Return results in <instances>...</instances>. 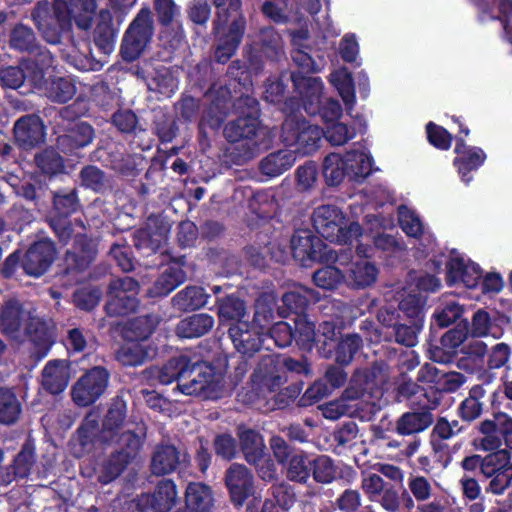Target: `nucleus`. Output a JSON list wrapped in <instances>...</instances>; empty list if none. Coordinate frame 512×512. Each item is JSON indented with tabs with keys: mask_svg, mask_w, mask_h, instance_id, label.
Wrapping results in <instances>:
<instances>
[{
	"mask_svg": "<svg viewBox=\"0 0 512 512\" xmlns=\"http://www.w3.org/2000/svg\"><path fill=\"white\" fill-rule=\"evenodd\" d=\"M108 380L109 374L104 368H92L73 385V401L78 406L94 403L106 390Z\"/></svg>",
	"mask_w": 512,
	"mask_h": 512,
	"instance_id": "20",
	"label": "nucleus"
},
{
	"mask_svg": "<svg viewBox=\"0 0 512 512\" xmlns=\"http://www.w3.org/2000/svg\"><path fill=\"white\" fill-rule=\"evenodd\" d=\"M223 378L206 363L192 362L189 358L180 382L173 393L201 399L216 400L223 394Z\"/></svg>",
	"mask_w": 512,
	"mask_h": 512,
	"instance_id": "4",
	"label": "nucleus"
},
{
	"mask_svg": "<svg viewBox=\"0 0 512 512\" xmlns=\"http://www.w3.org/2000/svg\"><path fill=\"white\" fill-rule=\"evenodd\" d=\"M96 428V418L93 417L92 414L88 415L78 429L76 438L73 440V450L77 457L91 452L94 446Z\"/></svg>",
	"mask_w": 512,
	"mask_h": 512,
	"instance_id": "45",
	"label": "nucleus"
},
{
	"mask_svg": "<svg viewBox=\"0 0 512 512\" xmlns=\"http://www.w3.org/2000/svg\"><path fill=\"white\" fill-rule=\"evenodd\" d=\"M147 86L151 91L170 97L178 88V78L173 70L161 65L148 75Z\"/></svg>",
	"mask_w": 512,
	"mask_h": 512,
	"instance_id": "38",
	"label": "nucleus"
},
{
	"mask_svg": "<svg viewBox=\"0 0 512 512\" xmlns=\"http://www.w3.org/2000/svg\"><path fill=\"white\" fill-rule=\"evenodd\" d=\"M289 6H293L290 0L266 1L262 5V12L266 17L277 23L301 21L302 18L299 12H293L289 9Z\"/></svg>",
	"mask_w": 512,
	"mask_h": 512,
	"instance_id": "43",
	"label": "nucleus"
},
{
	"mask_svg": "<svg viewBox=\"0 0 512 512\" xmlns=\"http://www.w3.org/2000/svg\"><path fill=\"white\" fill-rule=\"evenodd\" d=\"M292 80L307 113L319 112L325 124L337 122L340 119L342 108L337 100L329 99L320 108L324 84L319 77H305L293 73Z\"/></svg>",
	"mask_w": 512,
	"mask_h": 512,
	"instance_id": "7",
	"label": "nucleus"
},
{
	"mask_svg": "<svg viewBox=\"0 0 512 512\" xmlns=\"http://www.w3.org/2000/svg\"><path fill=\"white\" fill-rule=\"evenodd\" d=\"M70 378L69 365L65 360L49 361L42 371V385L51 394L64 391Z\"/></svg>",
	"mask_w": 512,
	"mask_h": 512,
	"instance_id": "30",
	"label": "nucleus"
},
{
	"mask_svg": "<svg viewBox=\"0 0 512 512\" xmlns=\"http://www.w3.org/2000/svg\"><path fill=\"white\" fill-rule=\"evenodd\" d=\"M291 251L294 259L306 266L310 262L330 263L336 258V252L325 245L310 230H297L291 239Z\"/></svg>",
	"mask_w": 512,
	"mask_h": 512,
	"instance_id": "17",
	"label": "nucleus"
},
{
	"mask_svg": "<svg viewBox=\"0 0 512 512\" xmlns=\"http://www.w3.org/2000/svg\"><path fill=\"white\" fill-rule=\"evenodd\" d=\"M365 375H356L350 383V386L345 390L342 397L338 400L325 403L319 407L322 415L326 419L337 420L342 416H356L362 404H369V393L366 388L360 386L366 380Z\"/></svg>",
	"mask_w": 512,
	"mask_h": 512,
	"instance_id": "13",
	"label": "nucleus"
},
{
	"mask_svg": "<svg viewBox=\"0 0 512 512\" xmlns=\"http://www.w3.org/2000/svg\"><path fill=\"white\" fill-rule=\"evenodd\" d=\"M322 134L323 131L317 125L289 116L282 125L281 140L298 157L315 151Z\"/></svg>",
	"mask_w": 512,
	"mask_h": 512,
	"instance_id": "11",
	"label": "nucleus"
},
{
	"mask_svg": "<svg viewBox=\"0 0 512 512\" xmlns=\"http://www.w3.org/2000/svg\"><path fill=\"white\" fill-rule=\"evenodd\" d=\"M177 501L176 485L171 480H162L153 494H144L137 500L141 512H169Z\"/></svg>",
	"mask_w": 512,
	"mask_h": 512,
	"instance_id": "23",
	"label": "nucleus"
},
{
	"mask_svg": "<svg viewBox=\"0 0 512 512\" xmlns=\"http://www.w3.org/2000/svg\"><path fill=\"white\" fill-rule=\"evenodd\" d=\"M137 0H107L109 9H102L94 30V42L100 51L109 53L114 49L116 30L112 24L111 10L121 20L133 8Z\"/></svg>",
	"mask_w": 512,
	"mask_h": 512,
	"instance_id": "16",
	"label": "nucleus"
},
{
	"mask_svg": "<svg viewBox=\"0 0 512 512\" xmlns=\"http://www.w3.org/2000/svg\"><path fill=\"white\" fill-rule=\"evenodd\" d=\"M168 232V224L160 221L158 217L151 216L147 220L146 228L138 231L135 245L139 250L149 255L165 243Z\"/></svg>",
	"mask_w": 512,
	"mask_h": 512,
	"instance_id": "27",
	"label": "nucleus"
},
{
	"mask_svg": "<svg viewBox=\"0 0 512 512\" xmlns=\"http://www.w3.org/2000/svg\"><path fill=\"white\" fill-rule=\"evenodd\" d=\"M185 503L190 512H211L214 505L212 491L203 483H190L186 488Z\"/></svg>",
	"mask_w": 512,
	"mask_h": 512,
	"instance_id": "34",
	"label": "nucleus"
},
{
	"mask_svg": "<svg viewBox=\"0 0 512 512\" xmlns=\"http://www.w3.org/2000/svg\"><path fill=\"white\" fill-rule=\"evenodd\" d=\"M455 153L457 154L454 159L461 180L469 184L472 181L471 172L479 169L486 160L485 152L474 146H467L462 138H457Z\"/></svg>",
	"mask_w": 512,
	"mask_h": 512,
	"instance_id": "25",
	"label": "nucleus"
},
{
	"mask_svg": "<svg viewBox=\"0 0 512 512\" xmlns=\"http://www.w3.org/2000/svg\"><path fill=\"white\" fill-rule=\"evenodd\" d=\"M54 256V244L50 240H41L27 251L23 260V269L26 274L38 277L48 269Z\"/></svg>",
	"mask_w": 512,
	"mask_h": 512,
	"instance_id": "26",
	"label": "nucleus"
},
{
	"mask_svg": "<svg viewBox=\"0 0 512 512\" xmlns=\"http://www.w3.org/2000/svg\"><path fill=\"white\" fill-rule=\"evenodd\" d=\"M296 159L295 152L289 148L278 150L270 153L260 162V170L267 176L276 177L290 169Z\"/></svg>",
	"mask_w": 512,
	"mask_h": 512,
	"instance_id": "37",
	"label": "nucleus"
},
{
	"mask_svg": "<svg viewBox=\"0 0 512 512\" xmlns=\"http://www.w3.org/2000/svg\"><path fill=\"white\" fill-rule=\"evenodd\" d=\"M53 57L48 51H41L35 60H27L21 67H8L1 71V81L4 86L18 89L28 82L33 89H41L43 78L50 74Z\"/></svg>",
	"mask_w": 512,
	"mask_h": 512,
	"instance_id": "10",
	"label": "nucleus"
},
{
	"mask_svg": "<svg viewBox=\"0 0 512 512\" xmlns=\"http://www.w3.org/2000/svg\"><path fill=\"white\" fill-rule=\"evenodd\" d=\"M271 320L272 317L270 318ZM270 325L271 322L264 330L265 341L271 339L279 347L288 346L293 339V328L284 321L277 322L272 327Z\"/></svg>",
	"mask_w": 512,
	"mask_h": 512,
	"instance_id": "58",
	"label": "nucleus"
},
{
	"mask_svg": "<svg viewBox=\"0 0 512 512\" xmlns=\"http://www.w3.org/2000/svg\"><path fill=\"white\" fill-rule=\"evenodd\" d=\"M186 273L183 270V261H172L161 273L159 278L150 289L152 296H165L183 283Z\"/></svg>",
	"mask_w": 512,
	"mask_h": 512,
	"instance_id": "31",
	"label": "nucleus"
},
{
	"mask_svg": "<svg viewBox=\"0 0 512 512\" xmlns=\"http://www.w3.org/2000/svg\"><path fill=\"white\" fill-rule=\"evenodd\" d=\"M218 316L221 324H235L245 321L246 307L242 300L234 296H227L218 303Z\"/></svg>",
	"mask_w": 512,
	"mask_h": 512,
	"instance_id": "47",
	"label": "nucleus"
},
{
	"mask_svg": "<svg viewBox=\"0 0 512 512\" xmlns=\"http://www.w3.org/2000/svg\"><path fill=\"white\" fill-rule=\"evenodd\" d=\"M0 328L13 340L23 342L28 338L37 358L45 357L53 343L52 332L46 323L18 301H8L0 310Z\"/></svg>",
	"mask_w": 512,
	"mask_h": 512,
	"instance_id": "2",
	"label": "nucleus"
},
{
	"mask_svg": "<svg viewBox=\"0 0 512 512\" xmlns=\"http://www.w3.org/2000/svg\"><path fill=\"white\" fill-rule=\"evenodd\" d=\"M482 429L487 432L497 431L504 439L506 445L512 448V417L508 414H495L493 419L482 422Z\"/></svg>",
	"mask_w": 512,
	"mask_h": 512,
	"instance_id": "56",
	"label": "nucleus"
},
{
	"mask_svg": "<svg viewBox=\"0 0 512 512\" xmlns=\"http://www.w3.org/2000/svg\"><path fill=\"white\" fill-rule=\"evenodd\" d=\"M126 438L125 444H117L120 451L113 454L102 466L99 480L106 484L111 482L124 470L131 457L139 450L142 440L137 434L127 432L120 438L121 441Z\"/></svg>",
	"mask_w": 512,
	"mask_h": 512,
	"instance_id": "22",
	"label": "nucleus"
},
{
	"mask_svg": "<svg viewBox=\"0 0 512 512\" xmlns=\"http://www.w3.org/2000/svg\"><path fill=\"white\" fill-rule=\"evenodd\" d=\"M62 51H64V57L67 61L79 70H91L98 66L96 62L85 55V52L90 51L89 44L86 41L72 42Z\"/></svg>",
	"mask_w": 512,
	"mask_h": 512,
	"instance_id": "48",
	"label": "nucleus"
},
{
	"mask_svg": "<svg viewBox=\"0 0 512 512\" xmlns=\"http://www.w3.org/2000/svg\"><path fill=\"white\" fill-rule=\"evenodd\" d=\"M155 354L156 348L147 342L126 340L117 352V359L123 365L138 366Z\"/></svg>",
	"mask_w": 512,
	"mask_h": 512,
	"instance_id": "32",
	"label": "nucleus"
},
{
	"mask_svg": "<svg viewBox=\"0 0 512 512\" xmlns=\"http://www.w3.org/2000/svg\"><path fill=\"white\" fill-rule=\"evenodd\" d=\"M207 297L201 287H186L174 296L173 302L181 310H195L206 304Z\"/></svg>",
	"mask_w": 512,
	"mask_h": 512,
	"instance_id": "51",
	"label": "nucleus"
},
{
	"mask_svg": "<svg viewBox=\"0 0 512 512\" xmlns=\"http://www.w3.org/2000/svg\"><path fill=\"white\" fill-rule=\"evenodd\" d=\"M225 483L234 505L242 506L251 499L248 509L252 510L251 505L260 503V497L254 487L253 475L245 466L232 464L226 472Z\"/></svg>",
	"mask_w": 512,
	"mask_h": 512,
	"instance_id": "19",
	"label": "nucleus"
},
{
	"mask_svg": "<svg viewBox=\"0 0 512 512\" xmlns=\"http://www.w3.org/2000/svg\"><path fill=\"white\" fill-rule=\"evenodd\" d=\"M512 466L510 454L505 449H500L482 458L481 473L485 477H492L495 473L501 472Z\"/></svg>",
	"mask_w": 512,
	"mask_h": 512,
	"instance_id": "54",
	"label": "nucleus"
},
{
	"mask_svg": "<svg viewBox=\"0 0 512 512\" xmlns=\"http://www.w3.org/2000/svg\"><path fill=\"white\" fill-rule=\"evenodd\" d=\"M14 137L17 144L24 148H33L44 141V125L38 116L29 115L17 120L14 125Z\"/></svg>",
	"mask_w": 512,
	"mask_h": 512,
	"instance_id": "28",
	"label": "nucleus"
},
{
	"mask_svg": "<svg viewBox=\"0 0 512 512\" xmlns=\"http://www.w3.org/2000/svg\"><path fill=\"white\" fill-rule=\"evenodd\" d=\"M425 298L421 294H400L399 309L408 318V324H398L395 327V338L400 344L412 347L417 343L418 333L423 325V307Z\"/></svg>",
	"mask_w": 512,
	"mask_h": 512,
	"instance_id": "12",
	"label": "nucleus"
},
{
	"mask_svg": "<svg viewBox=\"0 0 512 512\" xmlns=\"http://www.w3.org/2000/svg\"><path fill=\"white\" fill-rule=\"evenodd\" d=\"M96 7V0H55L52 8L44 1L38 3L32 16L43 38L57 44L72 20L81 29L89 28Z\"/></svg>",
	"mask_w": 512,
	"mask_h": 512,
	"instance_id": "1",
	"label": "nucleus"
},
{
	"mask_svg": "<svg viewBox=\"0 0 512 512\" xmlns=\"http://www.w3.org/2000/svg\"><path fill=\"white\" fill-rule=\"evenodd\" d=\"M398 220L402 230L410 237H422L429 243L432 242V235L425 231L420 217L414 210L406 205L398 208Z\"/></svg>",
	"mask_w": 512,
	"mask_h": 512,
	"instance_id": "41",
	"label": "nucleus"
},
{
	"mask_svg": "<svg viewBox=\"0 0 512 512\" xmlns=\"http://www.w3.org/2000/svg\"><path fill=\"white\" fill-rule=\"evenodd\" d=\"M242 105L247 107V114L228 123L224 129V134L230 142L246 141L250 151L249 156H253L259 150L266 133L259 128L257 101L251 97L241 98L237 103V109H240Z\"/></svg>",
	"mask_w": 512,
	"mask_h": 512,
	"instance_id": "6",
	"label": "nucleus"
},
{
	"mask_svg": "<svg viewBox=\"0 0 512 512\" xmlns=\"http://www.w3.org/2000/svg\"><path fill=\"white\" fill-rule=\"evenodd\" d=\"M367 246L360 242L357 245L355 256H350L346 251L340 254L336 252V258L330 261L344 267V282L350 287L366 288L377 279L378 269L367 259L369 255Z\"/></svg>",
	"mask_w": 512,
	"mask_h": 512,
	"instance_id": "8",
	"label": "nucleus"
},
{
	"mask_svg": "<svg viewBox=\"0 0 512 512\" xmlns=\"http://www.w3.org/2000/svg\"><path fill=\"white\" fill-rule=\"evenodd\" d=\"M179 453L172 445L158 447L152 457L151 470L155 475H165L175 470Z\"/></svg>",
	"mask_w": 512,
	"mask_h": 512,
	"instance_id": "42",
	"label": "nucleus"
},
{
	"mask_svg": "<svg viewBox=\"0 0 512 512\" xmlns=\"http://www.w3.org/2000/svg\"><path fill=\"white\" fill-rule=\"evenodd\" d=\"M314 299V291L303 286L294 287L293 290L286 292L282 297L283 304L287 310L297 315H299L298 313L304 309L309 301Z\"/></svg>",
	"mask_w": 512,
	"mask_h": 512,
	"instance_id": "53",
	"label": "nucleus"
},
{
	"mask_svg": "<svg viewBox=\"0 0 512 512\" xmlns=\"http://www.w3.org/2000/svg\"><path fill=\"white\" fill-rule=\"evenodd\" d=\"M158 324L155 316H142L129 321L123 329L126 340L146 342Z\"/></svg>",
	"mask_w": 512,
	"mask_h": 512,
	"instance_id": "44",
	"label": "nucleus"
},
{
	"mask_svg": "<svg viewBox=\"0 0 512 512\" xmlns=\"http://www.w3.org/2000/svg\"><path fill=\"white\" fill-rule=\"evenodd\" d=\"M93 138V129L89 124L78 123L69 134L59 138L60 145H65L67 141L73 142V147L81 148L88 145Z\"/></svg>",
	"mask_w": 512,
	"mask_h": 512,
	"instance_id": "61",
	"label": "nucleus"
},
{
	"mask_svg": "<svg viewBox=\"0 0 512 512\" xmlns=\"http://www.w3.org/2000/svg\"><path fill=\"white\" fill-rule=\"evenodd\" d=\"M482 278L480 266L457 250L449 253L446 263V280L449 285L463 284L475 288Z\"/></svg>",
	"mask_w": 512,
	"mask_h": 512,
	"instance_id": "21",
	"label": "nucleus"
},
{
	"mask_svg": "<svg viewBox=\"0 0 512 512\" xmlns=\"http://www.w3.org/2000/svg\"><path fill=\"white\" fill-rule=\"evenodd\" d=\"M277 364L272 355H266L252 375V382L255 386L268 391L274 390L282 382L277 374Z\"/></svg>",
	"mask_w": 512,
	"mask_h": 512,
	"instance_id": "39",
	"label": "nucleus"
},
{
	"mask_svg": "<svg viewBox=\"0 0 512 512\" xmlns=\"http://www.w3.org/2000/svg\"><path fill=\"white\" fill-rule=\"evenodd\" d=\"M20 413V403L14 393L8 389H0V422L4 424L14 423Z\"/></svg>",
	"mask_w": 512,
	"mask_h": 512,
	"instance_id": "55",
	"label": "nucleus"
},
{
	"mask_svg": "<svg viewBox=\"0 0 512 512\" xmlns=\"http://www.w3.org/2000/svg\"><path fill=\"white\" fill-rule=\"evenodd\" d=\"M217 9L214 30L218 37L215 57L226 62L236 51L245 27V20L239 14L241 0H212Z\"/></svg>",
	"mask_w": 512,
	"mask_h": 512,
	"instance_id": "3",
	"label": "nucleus"
},
{
	"mask_svg": "<svg viewBox=\"0 0 512 512\" xmlns=\"http://www.w3.org/2000/svg\"><path fill=\"white\" fill-rule=\"evenodd\" d=\"M469 333L472 337L478 338L492 336L494 339H499L502 336L500 330L494 329L489 313L482 309L474 313Z\"/></svg>",
	"mask_w": 512,
	"mask_h": 512,
	"instance_id": "52",
	"label": "nucleus"
},
{
	"mask_svg": "<svg viewBox=\"0 0 512 512\" xmlns=\"http://www.w3.org/2000/svg\"><path fill=\"white\" fill-rule=\"evenodd\" d=\"M51 68L52 66L49 68L50 73H52ZM46 76L47 74L44 77ZM48 76L51 77L52 75L48 74ZM39 90L43 91L51 100L65 103L75 95L76 87L69 77H53L50 82L43 78V86Z\"/></svg>",
	"mask_w": 512,
	"mask_h": 512,
	"instance_id": "36",
	"label": "nucleus"
},
{
	"mask_svg": "<svg viewBox=\"0 0 512 512\" xmlns=\"http://www.w3.org/2000/svg\"><path fill=\"white\" fill-rule=\"evenodd\" d=\"M315 230L326 240L337 244H350L362 236L356 221L346 219L343 212L334 205H321L312 215Z\"/></svg>",
	"mask_w": 512,
	"mask_h": 512,
	"instance_id": "5",
	"label": "nucleus"
},
{
	"mask_svg": "<svg viewBox=\"0 0 512 512\" xmlns=\"http://www.w3.org/2000/svg\"><path fill=\"white\" fill-rule=\"evenodd\" d=\"M313 476L317 482L329 483L336 476V468L327 456H319L313 460Z\"/></svg>",
	"mask_w": 512,
	"mask_h": 512,
	"instance_id": "64",
	"label": "nucleus"
},
{
	"mask_svg": "<svg viewBox=\"0 0 512 512\" xmlns=\"http://www.w3.org/2000/svg\"><path fill=\"white\" fill-rule=\"evenodd\" d=\"M96 255V244L86 236H77L74 249L67 253V260H72L79 269L88 265Z\"/></svg>",
	"mask_w": 512,
	"mask_h": 512,
	"instance_id": "50",
	"label": "nucleus"
},
{
	"mask_svg": "<svg viewBox=\"0 0 512 512\" xmlns=\"http://www.w3.org/2000/svg\"><path fill=\"white\" fill-rule=\"evenodd\" d=\"M355 129L339 121L326 124L325 137L332 145H343L355 137Z\"/></svg>",
	"mask_w": 512,
	"mask_h": 512,
	"instance_id": "60",
	"label": "nucleus"
},
{
	"mask_svg": "<svg viewBox=\"0 0 512 512\" xmlns=\"http://www.w3.org/2000/svg\"><path fill=\"white\" fill-rule=\"evenodd\" d=\"M335 360L340 364H348L359 349L361 340L357 335H347L337 341Z\"/></svg>",
	"mask_w": 512,
	"mask_h": 512,
	"instance_id": "62",
	"label": "nucleus"
},
{
	"mask_svg": "<svg viewBox=\"0 0 512 512\" xmlns=\"http://www.w3.org/2000/svg\"><path fill=\"white\" fill-rule=\"evenodd\" d=\"M138 292V283L131 277L112 280L108 290L107 313L117 316L134 311L138 305Z\"/></svg>",
	"mask_w": 512,
	"mask_h": 512,
	"instance_id": "18",
	"label": "nucleus"
},
{
	"mask_svg": "<svg viewBox=\"0 0 512 512\" xmlns=\"http://www.w3.org/2000/svg\"><path fill=\"white\" fill-rule=\"evenodd\" d=\"M312 463L306 455H292L287 465V477L292 481L305 482L310 476Z\"/></svg>",
	"mask_w": 512,
	"mask_h": 512,
	"instance_id": "57",
	"label": "nucleus"
},
{
	"mask_svg": "<svg viewBox=\"0 0 512 512\" xmlns=\"http://www.w3.org/2000/svg\"><path fill=\"white\" fill-rule=\"evenodd\" d=\"M213 325L212 316L206 313L195 314L177 324L176 334L181 338H196L206 334Z\"/></svg>",
	"mask_w": 512,
	"mask_h": 512,
	"instance_id": "40",
	"label": "nucleus"
},
{
	"mask_svg": "<svg viewBox=\"0 0 512 512\" xmlns=\"http://www.w3.org/2000/svg\"><path fill=\"white\" fill-rule=\"evenodd\" d=\"M313 280L316 286L330 290L344 281V274L337 267L327 265L314 273Z\"/></svg>",
	"mask_w": 512,
	"mask_h": 512,
	"instance_id": "59",
	"label": "nucleus"
},
{
	"mask_svg": "<svg viewBox=\"0 0 512 512\" xmlns=\"http://www.w3.org/2000/svg\"><path fill=\"white\" fill-rule=\"evenodd\" d=\"M10 45L20 51L32 50L35 46L33 31L24 25L16 26L11 33Z\"/></svg>",
	"mask_w": 512,
	"mask_h": 512,
	"instance_id": "63",
	"label": "nucleus"
},
{
	"mask_svg": "<svg viewBox=\"0 0 512 512\" xmlns=\"http://www.w3.org/2000/svg\"><path fill=\"white\" fill-rule=\"evenodd\" d=\"M271 316V309L261 310L257 304L252 325L247 321H240L230 326L229 335L238 352L250 355L260 349L265 342L264 330L268 327Z\"/></svg>",
	"mask_w": 512,
	"mask_h": 512,
	"instance_id": "9",
	"label": "nucleus"
},
{
	"mask_svg": "<svg viewBox=\"0 0 512 512\" xmlns=\"http://www.w3.org/2000/svg\"><path fill=\"white\" fill-rule=\"evenodd\" d=\"M432 424V415L429 412H412L402 415L397 423V431L402 435L418 433Z\"/></svg>",
	"mask_w": 512,
	"mask_h": 512,
	"instance_id": "49",
	"label": "nucleus"
},
{
	"mask_svg": "<svg viewBox=\"0 0 512 512\" xmlns=\"http://www.w3.org/2000/svg\"><path fill=\"white\" fill-rule=\"evenodd\" d=\"M292 59L293 62L305 73H312L319 70L313 58L310 55V47L306 41L308 33L306 30H299L292 33Z\"/></svg>",
	"mask_w": 512,
	"mask_h": 512,
	"instance_id": "35",
	"label": "nucleus"
},
{
	"mask_svg": "<svg viewBox=\"0 0 512 512\" xmlns=\"http://www.w3.org/2000/svg\"><path fill=\"white\" fill-rule=\"evenodd\" d=\"M329 83L336 89L348 113L356 103L355 86L352 74L345 67L334 69L329 77Z\"/></svg>",
	"mask_w": 512,
	"mask_h": 512,
	"instance_id": "33",
	"label": "nucleus"
},
{
	"mask_svg": "<svg viewBox=\"0 0 512 512\" xmlns=\"http://www.w3.org/2000/svg\"><path fill=\"white\" fill-rule=\"evenodd\" d=\"M126 404L122 400L114 401L103 421V428L100 432L99 439L102 442H115L116 444H125L126 438L120 440L123 434L130 432L125 429Z\"/></svg>",
	"mask_w": 512,
	"mask_h": 512,
	"instance_id": "24",
	"label": "nucleus"
},
{
	"mask_svg": "<svg viewBox=\"0 0 512 512\" xmlns=\"http://www.w3.org/2000/svg\"><path fill=\"white\" fill-rule=\"evenodd\" d=\"M188 357L180 355L169 359L161 367H150L143 371V377L152 384L158 382L163 385L173 381L180 382L184 369L187 367Z\"/></svg>",
	"mask_w": 512,
	"mask_h": 512,
	"instance_id": "29",
	"label": "nucleus"
},
{
	"mask_svg": "<svg viewBox=\"0 0 512 512\" xmlns=\"http://www.w3.org/2000/svg\"><path fill=\"white\" fill-rule=\"evenodd\" d=\"M355 154L347 153L345 157L339 154H329L323 163V175L330 185L339 184L345 176L357 179L366 177L372 171V158L366 152L359 154V165L354 166L349 162L355 159Z\"/></svg>",
	"mask_w": 512,
	"mask_h": 512,
	"instance_id": "14",
	"label": "nucleus"
},
{
	"mask_svg": "<svg viewBox=\"0 0 512 512\" xmlns=\"http://www.w3.org/2000/svg\"><path fill=\"white\" fill-rule=\"evenodd\" d=\"M238 436L245 458L248 462H257L264 452V441L254 430L239 427Z\"/></svg>",
	"mask_w": 512,
	"mask_h": 512,
	"instance_id": "46",
	"label": "nucleus"
},
{
	"mask_svg": "<svg viewBox=\"0 0 512 512\" xmlns=\"http://www.w3.org/2000/svg\"><path fill=\"white\" fill-rule=\"evenodd\" d=\"M153 36V20L148 8H142L125 32L121 53L125 60H135Z\"/></svg>",
	"mask_w": 512,
	"mask_h": 512,
	"instance_id": "15",
	"label": "nucleus"
}]
</instances>
